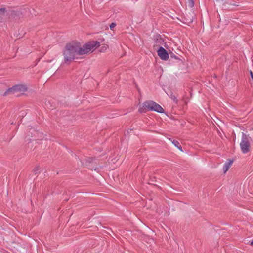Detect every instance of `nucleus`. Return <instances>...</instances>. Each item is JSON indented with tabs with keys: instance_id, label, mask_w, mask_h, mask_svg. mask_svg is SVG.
I'll list each match as a JSON object with an SVG mask.
<instances>
[{
	"instance_id": "9d476101",
	"label": "nucleus",
	"mask_w": 253,
	"mask_h": 253,
	"mask_svg": "<svg viewBox=\"0 0 253 253\" xmlns=\"http://www.w3.org/2000/svg\"><path fill=\"white\" fill-rule=\"evenodd\" d=\"M39 169L40 168L39 166L36 167L35 169H34V173L36 174L38 173H39Z\"/></svg>"
},
{
	"instance_id": "ddd939ff",
	"label": "nucleus",
	"mask_w": 253,
	"mask_h": 253,
	"mask_svg": "<svg viewBox=\"0 0 253 253\" xmlns=\"http://www.w3.org/2000/svg\"><path fill=\"white\" fill-rule=\"evenodd\" d=\"M161 40H162V39H160V40L157 39V42H160Z\"/></svg>"
},
{
	"instance_id": "20e7f679",
	"label": "nucleus",
	"mask_w": 253,
	"mask_h": 253,
	"mask_svg": "<svg viewBox=\"0 0 253 253\" xmlns=\"http://www.w3.org/2000/svg\"><path fill=\"white\" fill-rule=\"evenodd\" d=\"M250 138L249 137V136L243 133L242 140L240 145L241 150L243 153H246L250 150Z\"/></svg>"
},
{
	"instance_id": "7ed1b4c3",
	"label": "nucleus",
	"mask_w": 253,
	"mask_h": 253,
	"mask_svg": "<svg viewBox=\"0 0 253 253\" xmlns=\"http://www.w3.org/2000/svg\"><path fill=\"white\" fill-rule=\"evenodd\" d=\"M27 90V87L23 84H18L12 86L8 89L3 94V96H6L10 94L17 95L18 93H23Z\"/></svg>"
},
{
	"instance_id": "0eeeda50",
	"label": "nucleus",
	"mask_w": 253,
	"mask_h": 253,
	"mask_svg": "<svg viewBox=\"0 0 253 253\" xmlns=\"http://www.w3.org/2000/svg\"><path fill=\"white\" fill-rule=\"evenodd\" d=\"M172 143L174 144V145L177 147L180 151H182V148L181 146L180 145L179 143L176 141V140H173L172 141Z\"/></svg>"
},
{
	"instance_id": "6e6552de",
	"label": "nucleus",
	"mask_w": 253,
	"mask_h": 253,
	"mask_svg": "<svg viewBox=\"0 0 253 253\" xmlns=\"http://www.w3.org/2000/svg\"><path fill=\"white\" fill-rule=\"evenodd\" d=\"M187 2L189 7H192L194 6V3L193 0H187Z\"/></svg>"
},
{
	"instance_id": "f257e3e1",
	"label": "nucleus",
	"mask_w": 253,
	"mask_h": 253,
	"mask_svg": "<svg viewBox=\"0 0 253 253\" xmlns=\"http://www.w3.org/2000/svg\"><path fill=\"white\" fill-rule=\"evenodd\" d=\"M100 46L97 41H92L82 45L79 42H73L67 44L63 52L64 62L69 64L78 56L92 52Z\"/></svg>"
},
{
	"instance_id": "f8f14e48",
	"label": "nucleus",
	"mask_w": 253,
	"mask_h": 253,
	"mask_svg": "<svg viewBox=\"0 0 253 253\" xmlns=\"http://www.w3.org/2000/svg\"><path fill=\"white\" fill-rule=\"evenodd\" d=\"M171 98L174 101L177 102V100L176 99V97L174 95H171Z\"/></svg>"
},
{
	"instance_id": "9b49d317",
	"label": "nucleus",
	"mask_w": 253,
	"mask_h": 253,
	"mask_svg": "<svg viewBox=\"0 0 253 253\" xmlns=\"http://www.w3.org/2000/svg\"><path fill=\"white\" fill-rule=\"evenodd\" d=\"M116 26V24L115 23H112L110 25V28L111 30H112Z\"/></svg>"
},
{
	"instance_id": "f03ea898",
	"label": "nucleus",
	"mask_w": 253,
	"mask_h": 253,
	"mask_svg": "<svg viewBox=\"0 0 253 253\" xmlns=\"http://www.w3.org/2000/svg\"><path fill=\"white\" fill-rule=\"evenodd\" d=\"M148 111H155L159 113H163V108L158 103L151 100L146 101L139 107V112L146 113Z\"/></svg>"
},
{
	"instance_id": "423d86ee",
	"label": "nucleus",
	"mask_w": 253,
	"mask_h": 253,
	"mask_svg": "<svg viewBox=\"0 0 253 253\" xmlns=\"http://www.w3.org/2000/svg\"><path fill=\"white\" fill-rule=\"evenodd\" d=\"M233 163V161L231 160H229L228 162L225 163L223 169L224 173H226L227 171L229 169L230 166L232 165Z\"/></svg>"
},
{
	"instance_id": "39448f33",
	"label": "nucleus",
	"mask_w": 253,
	"mask_h": 253,
	"mask_svg": "<svg viewBox=\"0 0 253 253\" xmlns=\"http://www.w3.org/2000/svg\"><path fill=\"white\" fill-rule=\"evenodd\" d=\"M158 55L160 58L163 60H167L169 58V55L167 51L162 47H160L157 51Z\"/></svg>"
},
{
	"instance_id": "1a4fd4ad",
	"label": "nucleus",
	"mask_w": 253,
	"mask_h": 253,
	"mask_svg": "<svg viewBox=\"0 0 253 253\" xmlns=\"http://www.w3.org/2000/svg\"><path fill=\"white\" fill-rule=\"evenodd\" d=\"M6 11V9L5 8H0V15L3 16Z\"/></svg>"
},
{
	"instance_id": "4468645a",
	"label": "nucleus",
	"mask_w": 253,
	"mask_h": 253,
	"mask_svg": "<svg viewBox=\"0 0 253 253\" xmlns=\"http://www.w3.org/2000/svg\"><path fill=\"white\" fill-rule=\"evenodd\" d=\"M250 245L253 246V240L251 242Z\"/></svg>"
}]
</instances>
